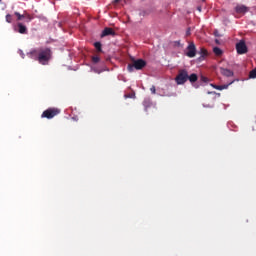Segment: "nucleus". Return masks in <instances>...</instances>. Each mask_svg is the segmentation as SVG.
I'll return each instance as SVG.
<instances>
[{"mask_svg":"<svg viewBox=\"0 0 256 256\" xmlns=\"http://www.w3.org/2000/svg\"><path fill=\"white\" fill-rule=\"evenodd\" d=\"M30 59L38 61L40 65H49V61L53 59V51L49 47H41L32 50L30 53Z\"/></svg>","mask_w":256,"mask_h":256,"instance_id":"nucleus-1","label":"nucleus"},{"mask_svg":"<svg viewBox=\"0 0 256 256\" xmlns=\"http://www.w3.org/2000/svg\"><path fill=\"white\" fill-rule=\"evenodd\" d=\"M147 67V62L143 59L133 60L132 64H128L127 70L129 73H133V71H141V69Z\"/></svg>","mask_w":256,"mask_h":256,"instance_id":"nucleus-2","label":"nucleus"},{"mask_svg":"<svg viewBox=\"0 0 256 256\" xmlns=\"http://www.w3.org/2000/svg\"><path fill=\"white\" fill-rule=\"evenodd\" d=\"M175 81L178 85H185L189 81V72L186 69L179 70Z\"/></svg>","mask_w":256,"mask_h":256,"instance_id":"nucleus-3","label":"nucleus"},{"mask_svg":"<svg viewBox=\"0 0 256 256\" xmlns=\"http://www.w3.org/2000/svg\"><path fill=\"white\" fill-rule=\"evenodd\" d=\"M59 113H61V110L58 108H48L42 113L41 117L42 119H53V117H57Z\"/></svg>","mask_w":256,"mask_h":256,"instance_id":"nucleus-4","label":"nucleus"},{"mask_svg":"<svg viewBox=\"0 0 256 256\" xmlns=\"http://www.w3.org/2000/svg\"><path fill=\"white\" fill-rule=\"evenodd\" d=\"M13 29L16 33H20V35H27L29 31L27 30V26L21 22H17L13 25Z\"/></svg>","mask_w":256,"mask_h":256,"instance_id":"nucleus-5","label":"nucleus"},{"mask_svg":"<svg viewBox=\"0 0 256 256\" xmlns=\"http://www.w3.org/2000/svg\"><path fill=\"white\" fill-rule=\"evenodd\" d=\"M186 49V55L187 57H190V59H193V57L197 55V47H195V43L190 42Z\"/></svg>","mask_w":256,"mask_h":256,"instance_id":"nucleus-6","label":"nucleus"},{"mask_svg":"<svg viewBox=\"0 0 256 256\" xmlns=\"http://www.w3.org/2000/svg\"><path fill=\"white\" fill-rule=\"evenodd\" d=\"M236 51L238 55H245L247 53V44H245V41L241 40L236 44Z\"/></svg>","mask_w":256,"mask_h":256,"instance_id":"nucleus-7","label":"nucleus"},{"mask_svg":"<svg viewBox=\"0 0 256 256\" xmlns=\"http://www.w3.org/2000/svg\"><path fill=\"white\" fill-rule=\"evenodd\" d=\"M234 81H231L229 84H224V85H215L211 84V87L213 89H217L218 91H223V89H229V85H233Z\"/></svg>","mask_w":256,"mask_h":256,"instance_id":"nucleus-8","label":"nucleus"},{"mask_svg":"<svg viewBox=\"0 0 256 256\" xmlns=\"http://www.w3.org/2000/svg\"><path fill=\"white\" fill-rule=\"evenodd\" d=\"M220 73L224 77H233V75H234L232 70H229V69L223 68V67L220 68Z\"/></svg>","mask_w":256,"mask_h":256,"instance_id":"nucleus-9","label":"nucleus"},{"mask_svg":"<svg viewBox=\"0 0 256 256\" xmlns=\"http://www.w3.org/2000/svg\"><path fill=\"white\" fill-rule=\"evenodd\" d=\"M235 11H236V13L243 14V13H247V11H249V9L245 5H237L235 7Z\"/></svg>","mask_w":256,"mask_h":256,"instance_id":"nucleus-10","label":"nucleus"},{"mask_svg":"<svg viewBox=\"0 0 256 256\" xmlns=\"http://www.w3.org/2000/svg\"><path fill=\"white\" fill-rule=\"evenodd\" d=\"M108 35H115V30H113V28L106 27L102 32V37H107Z\"/></svg>","mask_w":256,"mask_h":256,"instance_id":"nucleus-11","label":"nucleus"},{"mask_svg":"<svg viewBox=\"0 0 256 256\" xmlns=\"http://www.w3.org/2000/svg\"><path fill=\"white\" fill-rule=\"evenodd\" d=\"M198 79H199V76H197V74L195 73L188 75V81H190V83H196Z\"/></svg>","mask_w":256,"mask_h":256,"instance_id":"nucleus-12","label":"nucleus"},{"mask_svg":"<svg viewBox=\"0 0 256 256\" xmlns=\"http://www.w3.org/2000/svg\"><path fill=\"white\" fill-rule=\"evenodd\" d=\"M14 15H15L16 21L18 23H19V21H23V19H25V14H21L19 12H15Z\"/></svg>","mask_w":256,"mask_h":256,"instance_id":"nucleus-13","label":"nucleus"},{"mask_svg":"<svg viewBox=\"0 0 256 256\" xmlns=\"http://www.w3.org/2000/svg\"><path fill=\"white\" fill-rule=\"evenodd\" d=\"M213 53H214L217 57H221V55H223V50H221V48H219V47H214V48H213Z\"/></svg>","mask_w":256,"mask_h":256,"instance_id":"nucleus-14","label":"nucleus"},{"mask_svg":"<svg viewBox=\"0 0 256 256\" xmlns=\"http://www.w3.org/2000/svg\"><path fill=\"white\" fill-rule=\"evenodd\" d=\"M201 57H207V49L204 47L200 48V51L198 52Z\"/></svg>","mask_w":256,"mask_h":256,"instance_id":"nucleus-15","label":"nucleus"},{"mask_svg":"<svg viewBox=\"0 0 256 256\" xmlns=\"http://www.w3.org/2000/svg\"><path fill=\"white\" fill-rule=\"evenodd\" d=\"M94 47H95V49H96L99 53H101V51H102V49H101V47H102L101 42H95V43H94Z\"/></svg>","mask_w":256,"mask_h":256,"instance_id":"nucleus-16","label":"nucleus"},{"mask_svg":"<svg viewBox=\"0 0 256 256\" xmlns=\"http://www.w3.org/2000/svg\"><path fill=\"white\" fill-rule=\"evenodd\" d=\"M24 15H25L26 23H31V21H33V16H31L30 14H24Z\"/></svg>","mask_w":256,"mask_h":256,"instance_id":"nucleus-17","label":"nucleus"},{"mask_svg":"<svg viewBox=\"0 0 256 256\" xmlns=\"http://www.w3.org/2000/svg\"><path fill=\"white\" fill-rule=\"evenodd\" d=\"M6 23H13V15L11 14L6 15Z\"/></svg>","mask_w":256,"mask_h":256,"instance_id":"nucleus-18","label":"nucleus"},{"mask_svg":"<svg viewBox=\"0 0 256 256\" xmlns=\"http://www.w3.org/2000/svg\"><path fill=\"white\" fill-rule=\"evenodd\" d=\"M249 77L250 79H256V68L250 71Z\"/></svg>","mask_w":256,"mask_h":256,"instance_id":"nucleus-19","label":"nucleus"},{"mask_svg":"<svg viewBox=\"0 0 256 256\" xmlns=\"http://www.w3.org/2000/svg\"><path fill=\"white\" fill-rule=\"evenodd\" d=\"M200 81H201L202 83H209V78H207V77H205V76H201V77H200Z\"/></svg>","mask_w":256,"mask_h":256,"instance_id":"nucleus-20","label":"nucleus"},{"mask_svg":"<svg viewBox=\"0 0 256 256\" xmlns=\"http://www.w3.org/2000/svg\"><path fill=\"white\" fill-rule=\"evenodd\" d=\"M101 59L99 58V56H93L92 57V63H99Z\"/></svg>","mask_w":256,"mask_h":256,"instance_id":"nucleus-21","label":"nucleus"},{"mask_svg":"<svg viewBox=\"0 0 256 256\" xmlns=\"http://www.w3.org/2000/svg\"><path fill=\"white\" fill-rule=\"evenodd\" d=\"M150 91H151V93H152L153 95H155V93H156V88H155V86H152V87L150 88Z\"/></svg>","mask_w":256,"mask_h":256,"instance_id":"nucleus-22","label":"nucleus"},{"mask_svg":"<svg viewBox=\"0 0 256 256\" xmlns=\"http://www.w3.org/2000/svg\"><path fill=\"white\" fill-rule=\"evenodd\" d=\"M214 35H215V37H219V32L216 30V31L214 32Z\"/></svg>","mask_w":256,"mask_h":256,"instance_id":"nucleus-23","label":"nucleus"},{"mask_svg":"<svg viewBox=\"0 0 256 256\" xmlns=\"http://www.w3.org/2000/svg\"><path fill=\"white\" fill-rule=\"evenodd\" d=\"M197 11H199L201 13V6L197 7Z\"/></svg>","mask_w":256,"mask_h":256,"instance_id":"nucleus-24","label":"nucleus"},{"mask_svg":"<svg viewBox=\"0 0 256 256\" xmlns=\"http://www.w3.org/2000/svg\"><path fill=\"white\" fill-rule=\"evenodd\" d=\"M121 0H114V3H119Z\"/></svg>","mask_w":256,"mask_h":256,"instance_id":"nucleus-25","label":"nucleus"},{"mask_svg":"<svg viewBox=\"0 0 256 256\" xmlns=\"http://www.w3.org/2000/svg\"><path fill=\"white\" fill-rule=\"evenodd\" d=\"M212 92H208L209 95H211Z\"/></svg>","mask_w":256,"mask_h":256,"instance_id":"nucleus-26","label":"nucleus"}]
</instances>
